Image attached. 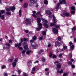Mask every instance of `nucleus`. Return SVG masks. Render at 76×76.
Returning <instances> with one entry per match:
<instances>
[{
	"instance_id": "nucleus-1",
	"label": "nucleus",
	"mask_w": 76,
	"mask_h": 76,
	"mask_svg": "<svg viewBox=\"0 0 76 76\" xmlns=\"http://www.w3.org/2000/svg\"><path fill=\"white\" fill-rule=\"evenodd\" d=\"M66 0H62V1H60L59 3H58L56 7V9H59V6H60V4H62L63 3L64 4H66L67 3V2H66Z\"/></svg>"
},
{
	"instance_id": "nucleus-2",
	"label": "nucleus",
	"mask_w": 76,
	"mask_h": 76,
	"mask_svg": "<svg viewBox=\"0 0 76 76\" xmlns=\"http://www.w3.org/2000/svg\"><path fill=\"white\" fill-rule=\"evenodd\" d=\"M53 23H50V26H56V19H55V17L54 15H53Z\"/></svg>"
},
{
	"instance_id": "nucleus-3",
	"label": "nucleus",
	"mask_w": 76,
	"mask_h": 76,
	"mask_svg": "<svg viewBox=\"0 0 76 76\" xmlns=\"http://www.w3.org/2000/svg\"><path fill=\"white\" fill-rule=\"evenodd\" d=\"M22 45V44L21 43H19V44H15V47H18V48L19 50H23V48L22 47H20L19 46H21Z\"/></svg>"
},
{
	"instance_id": "nucleus-4",
	"label": "nucleus",
	"mask_w": 76,
	"mask_h": 76,
	"mask_svg": "<svg viewBox=\"0 0 76 76\" xmlns=\"http://www.w3.org/2000/svg\"><path fill=\"white\" fill-rule=\"evenodd\" d=\"M61 16H63V17H64L65 16L66 17H68V16H69V13L68 12L63 13L62 14Z\"/></svg>"
},
{
	"instance_id": "nucleus-5",
	"label": "nucleus",
	"mask_w": 76,
	"mask_h": 76,
	"mask_svg": "<svg viewBox=\"0 0 76 76\" xmlns=\"http://www.w3.org/2000/svg\"><path fill=\"white\" fill-rule=\"evenodd\" d=\"M26 23L27 24H30L31 22V21L29 19V18H26L25 20Z\"/></svg>"
},
{
	"instance_id": "nucleus-6",
	"label": "nucleus",
	"mask_w": 76,
	"mask_h": 76,
	"mask_svg": "<svg viewBox=\"0 0 76 76\" xmlns=\"http://www.w3.org/2000/svg\"><path fill=\"white\" fill-rule=\"evenodd\" d=\"M55 47H60L61 43L60 42L56 41L55 42Z\"/></svg>"
},
{
	"instance_id": "nucleus-7",
	"label": "nucleus",
	"mask_w": 76,
	"mask_h": 76,
	"mask_svg": "<svg viewBox=\"0 0 76 76\" xmlns=\"http://www.w3.org/2000/svg\"><path fill=\"white\" fill-rule=\"evenodd\" d=\"M53 32L55 34H58V29L56 28H54L53 29Z\"/></svg>"
},
{
	"instance_id": "nucleus-8",
	"label": "nucleus",
	"mask_w": 76,
	"mask_h": 76,
	"mask_svg": "<svg viewBox=\"0 0 76 76\" xmlns=\"http://www.w3.org/2000/svg\"><path fill=\"white\" fill-rule=\"evenodd\" d=\"M31 1V3L32 4H35V3H36V1L37 0H30Z\"/></svg>"
},
{
	"instance_id": "nucleus-9",
	"label": "nucleus",
	"mask_w": 76,
	"mask_h": 76,
	"mask_svg": "<svg viewBox=\"0 0 76 76\" xmlns=\"http://www.w3.org/2000/svg\"><path fill=\"white\" fill-rule=\"evenodd\" d=\"M57 73H60V74L63 73V69H62L61 70V71L58 70L57 71Z\"/></svg>"
},
{
	"instance_id": "nucleus-10",
	"label": "nucleus",
	"mask_w": 76,
	"mask_h": 76,
	"mask_svg": "<svg viewBox=\"0 0 76 76\" xmlns=\"http://www.w3.org/2000/svg\"><path fill=\"white\" fill-rule=\"evenodd\" d=\"M32 65V61H29L28 62V66H31Z\"/></svg>"
},
{
	"instance_id": "nucleus-11",
	"label": "nucleus",
	"mask_w": 76,
	"mask_h": 76,
	"mask_svg": "<svg viewBox=\"0 0 76 76\" xmlns=\"http://www.w3.org/2000/svg\"><path fill=\"white\" fill-rule=\"evenodd\" d=\"M28 3L26 2L24 3L23 4L24 8H26L28 7Z\"/></svg>"
},
{
	"instance_id": "nucleus-12",
	"label": "nucleus",
	"mask_w": 76,
	"mask_h": 76,
	"mask_svg": "<svg viewBox=\"0 0 76 76\" xmlns=\"http://www.w3.org/2000/svg\"><path fill=\"white\" fill-rule=\"evenodd\" d=\"M46 12L47 14L48 15H51V14H52V12L48 10H46Z\"/></svg>"
},
{
	"instance_id": "nucleus-13",
	"label": "nucleus",
	"mask_w": 76,
	"mask_h": 76,
	"mask_svg": "<svg viewBox=\"0 0 76 76\" xmlns=\"http://www.w3.org/2000/svg\"><path fill=\"white\" fill-rule=\"evenodd\" d=\"M74 47H75V45H72L70 49V51H73L74 49Z\"/></svg>"
},
{
	"instance_id": "nucleus-14",
	"label": "nucleus",
	"mask_w": 76,
	"mask_h": 76,
	"mask_svg": "<svg viewBox=\"0 0 76 76\" xmlns=\"http://www.w3.org/2000/svg\"><path fill=\"white\" fill-rule=\"evenodd\" d=\"M10 8L11 9V10L12 11V10H15V7L14 6H13L12 7H10Z\"/></svg>"
},
{
	"instance_id": "nucleus-15",
	"label": "nucleus",
	"mask_w": 76,
	"mask_h": 76,
	"mask_svg": "<svg viewBox=\"0 0 76 76\" xmlns=\"http://www.w3.org/2000/svg\"><path fill=\"white\" fill-rule=\"evenodd\" d=\"M43 25L44 26H45V27L46 28H48L49 27V26H48V24H47L46 23H44L43 24Z\"/></svg>"
},
{
	"instance_id": "nucleus-16",
	"label": "nucleus",
	"mask_w": 76,
	"mask_h": 76,
	"mask_svg": "<svg viewBox=\"0 0 76 76\" xmlns=\"http://www.w3.org/2000/svg\"><path fill=\"white\" fill-rule=\"evenodd\" d=\"M44 3L45 4L47 5V4H48V1H47V0H44Z\"/></svg>"
},
{
	"instance_id": "nucleus-17",
	"label": "nucleus",
	"mask_w": 76,
	"mask_h": 76,
	"mask_svg": "<svg viewBox=\"0 0 76 76\" xmlns=\"http://www.w3.org/2000/svg\"><path fill=\"white\" fill-rule=\"evenodd\" d=\"M75 30H76V26L72 28V32H74Z\"/></svg>"
},
{
	"instance_id": "nucleus-18",
	"label": "nucleus",
	"mask_w": 76,
	"mask_h": 76,
	"mask_svg": "<svg viewBox=\"0 0 76 76\" xmlns=\"http://www.w3.org/2000/svg\"><path fill=\"white\" fill-rule=\"evenodd\" d=\"M63 48L64 50H65L66 51H67V46L64 45Z\"/></svg>"
},
{
	"instance_id": "nucleus-19",
	"label": "nucleus",
	"mask_w": 76,
	"mask_h": 76,
	"mask_svg": "<svg viewBox=\"0 0 76 76\" xmlns=\"http://www.w3.org/2000/svg\"><path fill=\"white\" fill-rule=\"evenodd\" d=\"M37 20L38 23H40L41 22V19H40L39 18H37Z\"/></svg>"
},
{
	"instance_id": "nucleus-20",
	"label": "nucleus",
	"mask_w": 76,
	"mask_h": 76,
	"mask_svg": "<svg viewBox=\"0 0 76 76\" xmlns=\"http://www.w3.org/2000/svg\"><path fill=\"white\" fill-rule=\"evenodd\" d=\"M42 52H44V50L43 49H41L40 51L39 52L38 54H41Z\"/></svg>"
},
{
	"instance_id": "nucleus-21",
	"label": "nucleus",
	"mask_w": 76,
	"mask_h": 76,
	"mask_svg": "<svg viewBox=\"0 0 76 76\" xmlns=\"http://www.w3.org/2000/svg\"><path fill=\"white\" fill-rule=\"evenodd\" d=\"M12 58L9 59L8 60L10 62H12V61H13V58L14 57L13 56H12Z\"/></svg>"
},
{
	"instance_id": "nucleus-22",
	"label": "nucleus",
	"mask_w": 76,
	"mask_h": 76,
	"mask_svg": "<svg viewBox=\"0 0 76 76\" xmlns=\"http://www.w3.org/2000/svg\"><path fill=\"white\" fill-rule=\"evenodd\" d=\"M36 15H39L40 16H42V15H41V12L39 11L36 13Z\"/></svg>"
},
{
	"instance_id": "nucleus-23",
	"label": "nucleus",
	"mask_w": 76,
	"mask_h": 76,
	"mask_svg": "<svg viewBox=\"0 0 76 76\" xmlns=\"http://www.w3.org/2000/svg\"><path fill=\"white\" fill-rule=\"evenodd\" d=\"M19 15L20 16H22V10H19Z\"/></svg>"
},
{
	"instance_id": "nucleus-24",
	"label": "nucleus",
	"mask_w": 76,
	"mask_h": 76,
	"mask_svg": "<svg viewBox=\"0 0 76 76\" xmlns=\"http://www.w3.org/2000/svg\"><path fill=\"white\" fill-rule=\"evenodd\" d=\"M16 66V63L15 62H13L12 63V66L13 67H15V66Z\"/></svg>"
},
{
	"instance_id": "nucleus-25",
	"label": "nucleus",
	"mask_w": 76,
	"mask_h": 76,
	"mask_svg": "<svg viewBox=\"0 0 76 76\" xmlns=\"http://www.w3.org/2000/svg\"><path fill=\"white\" fill-rule=\"evenodd\" d=\"M42 23H38V25L39 26V27H41V28H42Z\"/></svg>"
},
{
	"instance_id": "nucleus-26",
	"label": "nucleus",
	"mask_w": 76,
	"mask_h": 76,
	"mask_svg": "<svg viewBox=\"0 0 76 76\" xmlns=\"http://www.w3.org/2000/svg\"><path fill=\"white\" fill-rule=\"evenodd\" d=\"M6 14L8 15H11V12L9 11H7L6 13Z\"/></svg>"
},
{
	"instance_id": "nucleus-27",
	"label": "nucleus",
	"mask_w": 76,
	"mask_h": 76,
	"mask_svg": "<svg viewBox=\"0 0 76 76\" xmlns=\"http://www.w3.org/2000/svg\"><path fill=\"white\" fill-rule=\"evenodd\" d=\"M71 9L72 10H75V7H71Z\"/></svg>"
},
{
	"instance_id": "nucleus-28",
	"label": "nucleus",
	"mask_w": 76,
	"mask_h": 76,
	"mask_svg": "<svg viewBox=\"0 0 76 76\" xmlns=\"http://www.w3.org/2000/svg\"><path fill=\"white\" fill-rule=\"evenodd\" d=\"M37 37H36V36H34L33 37V38H32V39H33L35 41V40H37Z\"/></svg>"
},
{
	"instance_id": "nucleus-29",
	"label": "nucleus",
	"mask_w": 76,
	"mask_h": 76,
	"mask_svg": "<svg viewBox=\"0 0 76 76\" xmlns=\"http://www.w3.org/2000/svg\"><path fill=\"white\" fill-rule=\"evenodd\" d=\"M41 29H42V27H39V28H37L36 30L38 31H40V30H41Z\"/></svg>"
},
{
	"instance_id": "nucleus-30",
	"label": "nucleus",
	"mask_w": 76,
	"mask_h": 76,
	"mask_svg": "<svg viewBox=\"0 0 76 76\" xmlns=\"http://www.w3.org/2000/svg\"><path fill=\"white\" fill-rule=\"evenodd\" d=\"M57 67H58V69H60L61 68V65L60 64H58L57 65Z\"/></svg>"
},
{
	"instance_id": "nucleus-31",
	"label": "nucleus",
	"mask_w": 76,
	"mask_h": 76,
	"mask_svg": "<svg viewBox=\"0 0 76 76\" xmlns=\"http://www.w3.org/2000/svg\"><path fill=\"white\" fill-rule=\"evenodd\" d=\"M5 45L6 46H8V47H10V44L9 43H6L5 44Z\"/></svg>"
},
{
	"instance_id": "nucleus-32",
	"label": "nucleus",
	"mask_w": 76,
	"mask_h": 76,
	"mask_svg": "<svg viewBox=\"0 0 76 76\" xmlns=\"http://www.w3.org/2000/svg\"><path fill=\"white\" fill-rule=\"evenodd\" d=\"M68 65H69V66H72V63L71 61H69L68 63Z\"/></svg>"
},
{
	"instance_id": "nucleus-33",
	"label": "nucleus",
	"mask_w": 76,
	"mask_h": 76,
	"mask_svg": "<svg viewBox=\"0 0 76 76\" xmlns=\"http://www.w3.org/2000/svg\"><path fill=\"white\" fill-rule=\"evenodd\" d=\"M6 10L7 11H10V10H11V9H10V7L9 8H6Z\"/></svg>"
},
{
	"instance_id": "nucleus-34",
	"label": "nucleus",
	"mask_w": 76,
	"mask_h": 76,
	"mask_svg": "<svg viewBox=\"0 0 76 76\" xmlns=\"http://www.w3.org/2000/svg\"><path fill=\"white\" fill-rule=\"evenodd\" d=\"M31 50H28L27 51L26 53L27 54H30V53H31Z\"/></svg>"
},
{
	"instance_id": "nucleus-35",
	"label": "nucleus",
	"mask_w": 76,
	"mask_h": 76,
	"mask_svg": "<svg viewBox=\"0 0 76 76\" xmlns=\"http://www.w3.org/2000/svg\"><path fill=\"white\" fill-rule=\"evenodd\" d=\"M42 21H43V22H45V23H48V21L44 20V19H42Z\"/></svg>"
},
{
	"instance_id": "nucleus-36",
	"label": "nucleus",
	"mask_w": 76,
	"mask_h": 76,
	"mask_svg": "<svg viewBox=\"0 0 76 76\" xmlns=\"http://www.w3.org/2000/svg\"><path fill=\"white\" fill-rule=\"evenodd\" d=\"M71 13L73 15H74V14H75V11H72L71 12Z\"/></svg>"
},
{
	"instance_id": "nucleus-37",
	"label": "nucleus",
	"mask_w": 76,
	"mask_h": 76,
	"mask_svg": "<svg viewBox=\"0 0 76 76\" xmlns=\"http://www.w3.org/2000/svg\"><path fill=\"white\" fill-rule=\"evenodd\" d=\"M53 58H57V56H56L55 55H53V56H52Z\"/></svg>"
},
{
	"instance_id": "nucleus-38",
	"label": "nucleus",
	"mask_w": 76,
	"mask_h": 76,
	"mask_svg": "<svg viewBox=\"0 0 76 76\" xmlns=\"http://www.w3.org/2000/svg\"><path fill=\"white\" fill-rule=\"evenodd\" d=\"M53 56V54L51 52H50L49 53V57H51Z\"/></svg>"
},
{
	"instance_id": "nucleus-39",
	"label": "nucleus",
	"mask_w": 76,
	"mask_h": 76,
	"mask_svg": "<svg viewBox=\"0 0 76 76\" xmlns=\"http://www.w3.org/2000/svg\"><path fill=\"white\" fill-rule=\"evenodd\" d=\"M5 12V11H4V10H1V13H2V14H3V13H4Z\"/></svg>"
},
{
	"instance_id": "nucleus-40",
	"label": "nucleus",
	"mask_w": 76,
	"mask_h": 76,
	"mask_svg": "<svg viewBox=\"0 0 76 76\" xmlns=\"http://www.w3.org/2000/svg\"><path fill=\"white\" fill-rule=\"evenodd\" d=\"M68 76V74L66 73H65L63 74V76Z\"/></svg>"
},
{
	"instance_id": "nucleus-41",
	"label": "nucleus",
	"mask_w": 76,
	"mask_h": 76,
	"mask_svg": "<svg viewBox=\"0 0 76 76\" xmlns=\"http://www.w3.org/2000/svg\"><path fill=\"white\" fill-rule=\"evenodd\" d=\"M22 72V71L20 70H18V73L19 75H20V73Z\"/></svg>"
},
{
	"instance_id": "nucleus-42",
	"label": "nucleus",
	"mask_w": 76,
	"mask_h": 76,
	"mask_svg": "<svg viewBox=\"0 0 76 76\" xmlns=\"http://www.w3.org/2000/svg\"><path fill=\"white\" fill-rule=\"evenodd\" d=\"M6 67L5 65H4L1 67V68L2 69H6Z\"/></svg>"
},
{
	"instance_id": "nucleus-43",
	"label": "nucleus",
	"mask_w": 76,
	"mask_h": 76,
	"mask_svg": "<svg viewBox=\"0 0 76 76\" xmlns=\"http://www.w3.org/2000/svg\"><path fill=\"white\" fill-rule=\"evenodd\" d=\"M43 39H44V38H43V37L42 36L41 37H40L39 38V40H40L41 41Z\"/></svg>"
},
{
	"instance_id": "nucleus-44",
	"label": "nucleus",
	"mask_w": 76,
	"mask_h": 76,
	"mask_svg": "<svg viewBox=\"0 0 76 76\" xmlns=\"http://www.w3.org/2000/svg\"><path fill=\"white\" fill-rule=\"evenodd\" d=\"M36 66H35V67H34L33 68L32 70L33 72H35V67H36Z\"/></svg>"
},
{
	"instance_id": "nucleus-45",
	"label": "nucleus",
	"mask_w": 76,
	"mask_h": 76,
	"mask_svg": "<svg viewBox=\"0 0 76 76\" xmlns=\"http://www.w3.org/2000/svg\"><path fill=\"white\" fill-rule=\"evenodd\" d=\"M24 31L26 33H28L29 32V31L28 30H24Z\"/></svg>"
},
{
	"instance_id": "nucleus-46",
	"label": "nucleus",
	"mask_w": 76,
	"mask_h": 76,
	"mask_svg": "<svg viewBox=\"0 0 76 76\" xmlns=\"http://www.w3.org/2000/svg\"><path fill=\"white\" fill-rule=\"evenodd\" d=\"M54 63V64H60V63H59V62L58 61L55 62Z\"/></svg>"
},
{
	"instance_id": "nucleus-47",
	"label": "nucleus",
	"mask_w": 76,
	"mask_h": 76,
	"mask_svg": "<svg viewBox=\"0 0 76 76\" xmlns=\"http://www.w3.org/2000/svg\"><path fill=\"white\" fill-rule=\"evenodd\" d=\"M31 45L32 46V47H33V48H35V47H37V45H32V44H31Z\"/></svg>"
},
{
	"instance_id": "nucleus-48",
	"label": "nucleus",
	"mask_w": 76,
	"mask_h": 76,
	"mask_svg": "<svg viewBox=\"0 0 76 76\" xmlns=\"http://www.w3.org/2000/svg\"><path fill=\"white\" fill-rule=\"evenodd\" d=\"M42 34L43 35H45L46 34V32H45V31H44L42 32Z\"/></svg>"
},
{
	"instance_id": "nucleus-49",
	"label": "nucleus",
	"mask_w": 76,
	"mask_h": 76,
	"mask_svg": "<svg viewBox=\"0 0 76 76\" xmlns=\"http://www.w3.org/2000/svg\"><path fill=\"white\" fill-rule=\"evenodd\" d=\"M56 28H60V26L56 25V26H55Z\"/></svg>"
},
{
	"instance_id": "nucleus-50",
	"label": "nucleus",
	"mask_w": 76,
	"mask_h": 76,
	"mask_svg": "<svg viewBox=\"0 0 76 76\" xmlns=\"http://www.w3.org/2000/svg\"><path fill=\"white\" fill-rule=\"evenodd\" d=\"M9 43H10V44H12V40L11 39L9 40Z\"/></svg>"
},
{
	"instance_id": "nucleus-51",
	"label": "nucleus",
	"mask_w": 76,
	"mask_h": 76,
	"mask_svg": "<svg viewBox=\"0 0 76 76\" xmlns=\"http://www.w3.org/2000/svg\"><path fill=\"white\" fill-rule=\"evenodd\" d=\"M1 18L2 19V20L4 19V15H1Z\"/></svg>"
},
{
	"instance_id": "nucleus-52",
	"label": "nucleus",
	"mask_w": 76,
	"mask_h": 76,
	"mask_svg": "<svg viewBox=\"0 0 76 76\" xmlns=\"http://www.w3.org/2000/svg\"><path fill=\"white\" fill-rule=\"evenodd\" d=\"M58 41H60L61 40V37L59 36L58 37Z\"/></svg>"
},
{
	"instance_id": "nucleus-53",
	"label": "nucleus",
	"mask_w": 76,
	"mask_h": 76,
	"mask_svg": "<svg viewBox=\"0 0 76 76\" xmlns=\"http://www.w3.org/2000/svg\"><path fill=\"white\" fill-rule=\"evenodd\" d=\"M45 58H42V61H43L44 62L45 61Z\"/></svg>"
},
{
	"instance_id": "nucleus-54",
	"label": "nucleus",
	"mask_w": 76,
	"mask_h": 76,
	"mask_svg": "<svg viewBox=\"0 0 76 76\" xmlns=\"http://www.w3.org/2000/svg\"><path fill=\"white\" fill-rule=\"evenodd\" d=\"M17 62H18V59L17 58H16L15 59L14 61V63H16Z\"/></svg>"
},
{
	"instance_id": "nucleus-55",
	"label": "nucleus",
	"mask_w": 76,
	"mask_h": 76,
	"mask_svg": "<svg viewBox=\"0 0 76 76\" xmlns=\"http://www.w3.org/2000/svg\"><path fill=\"white\" fill-rule=\"evenodd\" d=\"M62 56H63V54H62V53L60 54L59 55V57H62Z\"/></svg>"
},
{
	"instance_id": "nucleus-56",
	"label": "nucleus",
	"mask_w": 76,
	"mask_h": 76,
	"mask_svg": "<svg viewBox=\"0 0 76 76\" xmlns=\"http://www.w3.org/2000/svg\"><path fill=\"white\" fill-rule=\"evenodd\" d=\"M49 73H50L49 72H47L46 73V75H47V76H48L49 75Z\"/></svg>"
},
{
	"instance_id": "nucleus-57",
	"label": "nucleus",
	"mask_w": 76,
	"mask_h": 76,
	"mask_svg": "<svg viewBox=\"0 0 76 76\" xmlns=\"http://www.w3.org/2000/svg\"><path fill=\"white\" fill-rule=\"evenodd\" d=\"M8 75V74H7V73H4V76H7Z\"/></svg>"
},
{
	"instance_id": "nucleus-58",
	"label": "nucleus",
	"mask_w": 76,
	"mask_h": 76,
	"mask_svg": "<svg viewBox=\"0 0 76 76\" xmlns=\"http://www.w3.org/2000/svg\"><path fill=\"white\" fill-rule=\"evenodd\" d=\"M69 45L70 46H71V45H73V43H72V42H69Z\"/></svg>"
},
{
	"instance_id": "nucleus-59",
	"label": "nucleus",
	"mask_w": 76,
	"mask_h": 76,
	"mask_svg": "<svg viewBox=\"0 0 76 76\" xmlns=\"http://www.w3.org/2000/svg\"><path fill=\"white\" fill-rule=\"evenodd\" d=\"M32 15L34 18H37V15L35 14H33Z\"/></svg>"
},
{
	"instance_id": "nucleus-60",
	"label": "nucleus",
	"mask_w": 76,
	"mask_h": 76,
	"mask_svg": "<svg viewBox=\"0 0 76 76\" xmlns=\"http://www.w3.org/2000/svg\"><path fill=\"white\" fill-rule=\"evenodd\" d=\"M28 46H24V48L25 49V50H26L27 48H28Z\"/></svg>"
},
{
	"instance_id": "nucleus-61",
	"label": "nucleus",
	"mask_w": 76,
	"mask_h": 76,
	"mask_svg": "<svg viewBox=\"0 0 76 76\" xmlns=\"http://www.w3.org/2000/svg\"><path fill=\"white\" fill-rule=\"evenodd\" d=\"M23 75L24 76H28V75H27L26 73H24L23 74Z\"/></svg>"
},
{
	"instance_id": "nucleus-62",
	"label": "nucleus",
	"mask_w": 76,
	"mask_h": 76,
	"mask_svg": "<svg viewBox=\"0 0 76 76\" xmlns=\"http://www.w3.org/2000/svg\"><path fill=\"white\" fill-rule=\"evenodd\" d=\"M34 41H35V40L34 39L30 40V42H34Z\"/></svg>"
},
{
	"instance_id": "nucleus-63",
	"label": "nucleus",
	"mask_w": 76,
	"mask_h": 76,
	"mask_svg": "<svg viewBox=\"0 0 76 76\" xmlns=\"http://www.w3.org/2000/svg\"><path fill=\"white\" fill-rule=\"evenodd\" d=\"M25 52H26V50H23L22 52V53L24 54V53H25Z\"/></svg>"
},
{
	"instance_id": "nucleus-64",
	"label": "nucleus",
	"mask_w": 76,
	"mask_h": 76,
	"mask_svg": "<svg viewBox=\"0 0 76 76\" xmlns=\"http://www.w3.org/2000/svg\"><path fill=\"white\" fill-rule=\"evenodd\" d=\"M74 42H76V37L74 39Z\"/></svg>"
}]
</instances>
